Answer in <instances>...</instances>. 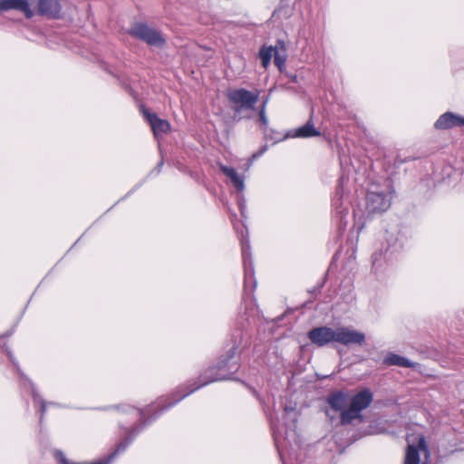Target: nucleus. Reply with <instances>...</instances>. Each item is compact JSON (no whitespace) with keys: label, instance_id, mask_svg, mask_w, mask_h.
Masks as SVG:
<instances>
[{"label":"nucleus","instance_id":"nucleus-1","mask_svg":"<svg viewBox=\"0 0 464 464\" xmlns=\"http://www.w3.org/2000/svg\"><path fill=\"white\" fill-rule=\"evenodd\" d=\"M237 353V346H232L225 354L219 356L217 363L208 367L201 373L197 382L189 387H179L174 392L166 397H161L150 407L161 413L164 411L175 406L182 399L186 398L195 391L211 382L225 381L238 370V364L233 362Z\"/></svg>","mask_w":464,"mask_h":464},{"label":"nucleus","instance_id":"nucleus-2","mask_svg":"<svg viewBox=\"0 0 464 464\" xmlns=\"http://www.w3.org/2000/svg\"><path fill=\"white\" fill-rule=\"evenodd\" d=\"M307 337L311 343L318 347L325 346L331 343H338L346 346L353 344L362 345L366 339L365 334L362 332L348 327L333 329L328 326H319L311 329L307 334Z\"/></svg>","mask_w":464,"mask_h":464},{"label":"nucleus","instance_id":"nucleus-3","mask_svg":"<svg viewBox=\"0 0 464 464\" xmlns=\"http://www.w3.org/2000/svg\"><path fill=\"white\" fill-rule=\"evenodd\" d=\"M260 91H248L245 88H235L227 91L226 98L235 113L253 111L259 100Z\"/></svg>","mask_w":464,"mask_h":464},{"label":"nucleus","instance_id":"nucleus-4","mask_svg":"<svg viewBox=\"0 0 464 464\" xmlns=\"http://www.w3.org/2000/svg\"><path fill=\"white\" fill-rule=\"evenodd\" d=\"M372 401V393L365 389L353 395L350 405L341 412L340 421L343 425L351 424L353 420L361 419L362 411L370 406Z\"/></svg>","mask_w":464,"mask_h":464},{"label":"nucleus","instance_id":"nucleus-5","mask_svg":"<svg viewBox=\"0 0 464 464\" xmlns=\"http://www.w3.org/2000/svg\"><path fill=\"white\" fill-rule=\"evenodd\" d=\"M128 33L150 46H163L166 42L159 31L141 22L133 24Z\"/></svg>","mask_w":464,"mask_h":464},{"label":"nucleus","instance_id":"nucleus-6","mask_svg":"<svg viewBox=\"0 0 464 464\" xmlns=\"http://www.w3.org/2000/svg\"><path fill=\"white\" fill-rule=\"evenodd\" d=\"M29 6L35 14L48 19H59L62 16V5L60 0H29Z\"/></svg>","mask_w":464,"mask_h":464},{"label":"nucleus","instance_id":"nucleus-7","mask_svg":"<svg viewBox=\"0 0 464 464\" xmlns=\"http://www.w3.org/2000/svg\"><path fill=\"white\" fill-rule=\"evenodd\" d=\"M420 451L424 452L426 457L430 456V450L423 435L418 436L416 444L408 445L403 464H420Z\"/></svg>","mask_w":464,"mask_h":464},{"label":"nucleus","instance_id":"nucleus-8","mask_svg":"<svg viewBox=\"0 0 464 464\" xmlns=\"http://www.w3.org/2000/svg\"><path fill=\"white\" fill-rule=\"evenodd\" d=\"M10 10L21 12L26 19L35 15L34 10L29 6V0H0V13Z\"/></svg>","mask_w":464,"mask_h":464},{"label":"nucleus","instance_id":"nucleus-9","mask_svg":"<svg viewBox=\"0 0 464 464\" xmlns=\"http://www.w3.org/2000/svg\"><path fill=\"white\" fill-rule=\"evenodd\" d=\"M140 110L155 136L168 133L170 130V123L167 120L160 119L156 113L146 109L145 106H141Z\"/></svg>","mask_w":464,"mask_h":464},{"label":"nucleus","instance_id":"nucleus-10","mask_svg":"<svg viewBox=\"0 0 464 464\" xmlns=\"http://www.w3.org/2000/svg\"><path fill=\"white\" fill-rule=\"evenodd\" d=\"M390 207V202L383 193L370 192L367 195L366 208L369 213L375 214L387 210Z\"/></svg>","mask_w":464,"mask_h":464},{"label":"nucleus","instance_id":"nucleus-11","mask_svg":"<svg viewBox=\"0 0 464 464\" xmlns=\"http://www.w3.org/2000/svg\"><path fill=\"white\" fill-rule=\"evenodd\" d=\"M459 126H464V118L450 111L440 115L434 123L435 129L440 130H450Z\"/></svg>","mask_w":464,"mask_h":464},{"label":"nucleus","instance_id":"nucleus-12","mask_svg":"<svg viewBox=\"0 0 464 464\" xmlns=\"http://www.w3.org/2000/svg\"><path fill=\"white\" fill-rule=\"evenodd\" d=\"M326 401L332 410L341 413L343 410H346L345 406L348 402V396L346 393L338 391L332 392Z\"/></svg>","mask_w":464,"mask_h":464},{"label":"nucleus","instance_id":"nucleus-13","mask_svg":"<svg viewBox=\"0 0 464 464\" xmlns=\"http://www.w3.org/2000/svg\"><path fill=\"white\" fill-rule=\"evenodd\" d=\"M219 169L224 175L230 179L237 191H242L244 189V179L235 169L225 165H220Z\"/></svg>","mask_w":464,"mask_h":464},{"label":"nucleus","instance_id":"nucleus-14","mask_svg":"<svg viewBox=\"0 0 464 464\" xmlns=\"http://www.w3.org/2000/svg\"><path fill=\"white\" fill-rule=\"evenodd\" d=\"M320 135L321 132L314 127L313 120L310 119L304 125L295 130L294 136L297 138H310Z\"/></svg>","mask_w":464,"mask_h":464},{"label":"nucleus","instance_id":"nucleus-15","mask_svg":"<svg viewBox=\"0 0 464 464\" xmlns=\"http://www.w3.org/2000/svg\"><path fill=\"white\" fill-rule=\"evenodd\" d=\"M383 364H385L387 366L396 365V366H401V367H405V368H413L415 366L414 362H411L407 358H404L396 353H389L383 359Z\"/></svg>","mask_w":464,"mask_h":464},{"label":"nucleus","instance_id":"nucleus-16","mask_svg":"<svg viewBox=\"0 0 464 464\" xmlns=\"http://www.w3.org/2000/svg\"><path fill=\"white\" fill-rule=\"evenodd\" d=\"M286 50L285 47V44L283 42H279L278 45L275 47L274 53V63L281 71L285 64L286 61Z\"/></svg>","mask_w":464,"mask_h":464},{"label":"nucleus","instance_id":"nucleus-17","mask_svg":"<svg viewBox=\"0 0 464 464\" xmlns=\"http://www.w3.org/2000/svg\"><path fill=\"white\" fill-rule=\"evenodd\" d=\"M275 53V47L269 46L266 47L263 46L259 51V58L261 59V63L264 68H266L270 62L272 57L274 56Z\"/></svg>","mask_w":464,"mask_h":464},{"label":"nucleus","instance_id":"nucleus-18","mask_svg":"<svg viewBox=\"0 0 464 464\" xmlns=\"http://www.w3.org/2000/svg\"><path fill=\"white\" fill-rule=\"evenodd\" d=\"M266 102H264L262 106H261V108H260V110H259V112H258L259 121L265 127L268 123V120H267V117L266 115Z\"/></svg>","mask_w":464,"mask_h":464},{"label":"nucleus","instance_id":"nucleus-19","mask_svg":"<svg viewBox=\"0 0 464 464\" xmlns=\"http://www.w3.org/2000/svg\"><path fill=\"white\" fill-rule=\"evenodd\" d=\"M6 354H7V356L9 357V359H10L11 361H13V355H12V353H11L9 350H6Z\"/></svg>","mask_w":464,"mask_h":464},{"label":"nucleus","instance_id":"nucleus-20","mask_svg":"<svg viewBox=\"0 0 464 464\" xmlns=\"http://www.w3.org/2000/svg\"><path fill=\"white\" fill-rule=\"evenodd\" d=\"M9 336V334H5L3 335L0 336V338H5V337H8Z\"/></svg>","mask_w":464,"mask_h":464}]
</instances>
